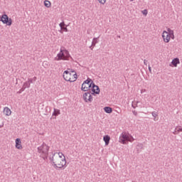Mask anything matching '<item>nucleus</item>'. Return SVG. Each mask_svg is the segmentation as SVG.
<instances>
[{
  "label": "nucleus",
  "mask_w": 182,
  "mask_h": 182,
  "mask_svg": "<svg viewBox=\"0 0 182 182\" xmlns=\"http://www.w3.org/2000/svg\"><path fill=\"white\" fill-rule=\"evenodd\" d=\"M132 113H133V114L134 115V116H137L138 115V112L136 111V110H133L132 111Z\"/></svg>",
  "instance_id": "36"
},
{
  "label": "nucleus",
  "mask_w": 182,
  "mask_h": 182,
  "mask_svg": "<svg viewBox=\"0 0 182 182\" xmlns=\"http://www.w3.org/2000/svg\"><path fill=\"white\" fill-rule=\"evenodd\" d=\"M151 115L154 118H156L158 117V113L155 111L151 112Z\"/></svg>",
  "instance_id": "26"
},
{
  "label": "nucleus",
  "mask_w": 182,
  "mask_h": 182,
  "mask_svg": "<svg viewBox=\"0 0 182 182\" xmlns=\"http://www.w3.org/2000/svg\"><path fill=\"white\" fill-rule=\"evenodd\" d=\"M169 37H170V39H172V40L175 39V35L174 34L170 35Z\"/></svg>",
  "instance_id": "35"
},
{
  "label": "nucleus",
  "mask_w": 182,
  "mask_h": 182,
  "mask_svg": "<svg viewBox=\"0 0 182 182\" xmlns=\"http://www.w3.org/2000/svg\"><path fill=\"white\" fill-rule=\"evenodd\" d=\"M62 31H65V32H66V33H68V28L67 27H62V28H60V33H63V32Z\"/></svg>",
  "instance_id": "25"
},
{
  "label": "nucleus",
  "mask_w": 182,
  "mask_h": 182,
  "mask_svg": "<svg viewBox=\"0 0 182 182\" xmlns=\"http://www.w3.org/2000/svg\"><path fill=\"white\" fill-rule=\"evenodd\" d=\"M15 146L17 149H23V146L21 145V141L19 138H16V140H15Z\"/></svg>",
  "instance_id": "10"
},
{
  "label": "nucleus",
  "mask_w": 182,
  "mask_h": 182,
  "mask_svg": "<svg viewBox=\"0 0 182 182\" xmlns=\"http://www.w3.org/2000/svg\"><path fill=\"white\" fill-rule=\"evenodd\" d=\"M90 48L91 50H93L92 45H91V46H90Z\"/></svg>",
  "instance_id": "40"
},
{
  "label": "nucleus",
  "mask_w": 182,
  "mask_h": 182,
  "mask_svg": "<svg viewBox=\"0 0 182 182\" xmlns=\"http://www.w3.org/2000/svg\"><path fill=\"white\" fill-rule=\"evenodd\" d=\"M139 103V101H133L132 102V107L133 109H136V107H138V104Z\"/></svg>",
  "instance_id": "20"
},
{
  "label": "nucleus",
  "mask_w": 182,
  "mask_h": 182,
  "mask_svg": "<svg viewBox=\"0 0 182 182\" xmlns=\"http://www.w3.org/2000/svg\"><path fill=\"white\" fill-rule=\"evenodd\" d=\"M64 26H65V23L64 21L59 23V27L60 28V29H63Z\"/></svg>",
  "instance_id": "27"
},
{
  "label": "nucleus",
  "mask_w": 182,
  "mask_h": 182,
  "mask_svg": "<svg viewBox=\"0 0 182 182\" xmlns=\"http://www.w3.org/2000/svg\"><path fill=\"white\" fill-rule=\"evenodd\" d=\"M71 78H72V79H75V80H77V73H75V74L72 75H71Z\"/></svg>",
  "instance_id": "30"
},
{
  "label": "nucleus",
  "mask_w": 182,
  "mask_h": 182,
  "mask_svg": "<svg viewBox=\"0 0 182 182\" xmlns=\"http://www.w3.org/2000/svg\"><path fill=\"white\" fill-rule=\"evenodd\" d=\"M56 61L64 60L66 61L67 58H65V53L63 50V47H61L60 49V52L57 54V56L54 58Z\"/></svg>",
  "instance_id": "6"
},
{
  "label": "nucleus",
  "mask_w": 182,
  "mask_h": 182,
  "mask_svg": "<svg viewBox=\"0 0 182 182\" xmlns=\"http://www.w3.org/2000/svg\"><path fill=\"white\" fill-rule=\"evenodd\" d=\"M147 63H148V60H144V64L145 65H147Z\"/></svg>",
  "instance_id": "39"
},
{
  "label": "nucleus",
  "mask_w": 182,
  "mask_h": 182,
  "mask_svg": "<svg viewBox=\"0 0 182 182\" xmlns=\"http://www.w3.org/2000/svg\"><path fill=\"white\" fill-rule=\"evenodd\" d=\"M22 87H23L25 90L27 89V88H30V87H31L30 82H27V81L24 82Z\"/></svg>",
  "instance_id": "19"
},
{
  "label": "nucleus",
  "mask_w": 182,
  "mask_h": 182,
  "mask_svg": "<svg viewBox=\"0 0 182 182\" xmlns=\"http://www.w3.org/2000/svg\"><path fill=\"white\" fill-rule=\"evenodd\" d=\"M97 43V38H94L92 41V46L95 47Z\"/></svg>",
  "instance_id": "24"
},
{
  "label": "nucleus",
  "mask_w": 182,
  "mask_h": 182,
  "mask_svg": "<svg viewBox=\"0 0 182 182\" xmlns=\"http://www.w3.org/2000/svg\"><path fill=\"white\" fill-rule=\"evenodd\" d=\"M127 141L133 142L134 141V138L130 135L127 134L126 132H123L119 138V142L122 144H126Z\"/></svg>",
  "instance_id": "3"
},
{
  "label": "nucleus",
  "mask_w": 182,
  "mask_h": 182,
  "mask_svg": "<svg viewBox=\"0 0 182 182\" xmlns=\"http://www.w3.org/2000/svg\"><path fill=\"white\" fill-rule=\"evenodd\" d=\"M180 132H182V127H181V128H178V129H177V131H176V132H174V134H178V133H180Z\"/></svg>",
  "instance_id": "29"
},
{
  "label": "nucleus",
  "mask_w": 182,
  "mask_h": 182,
  "mask_svg": "<svg viewBox=\"0 0 182 182\" xmlns=\"http://www.w3.org/2000/svg\"><path fill=\"white\" fill-rule=\"evenodd\" d=\"M104 111L107 114H111V113H112L113 110H112V108L110 107H104Z\"/></svg>",
  "instance_id": "17"
},
{
  "label": "nucleus",
  "mask_w": 182,
  "mask_h": 182,
  "mask_svg": "<svg viewBox=\"0 0 182 182\" xmlns=\"http://www.w3.org/2000/svg\"><path fill=\"white\" fill-rule=\"evenodd\" d=\"M163 34H168L169 36L173 35L174 34V31L171 30L170 28H168L167 31H163Z\"/></svg>",
  "instance_id": "16"
},
{
  "label": "nucleus",
  "mask_w": 182,
  "mask_h": 182,
  "mask_svg": "<svg viewBox=\"0 0 182 182\" xmlns=\"http://www.w3.org/2000/svg\"><path fill=\"white\" fill-rule=\"evenodd\" d=\"M142 14L144 15V16H147L148 14V11L147 9H144L141 11Z\"/></svg>",
  "instance_id": "32"
},
{
  "label": "nucleus",
  "mask_w": 182,
  "mask_h": 182,
  "mask_svg": "<svg viewBox=\"0 0 182 182\" xmlns=\"http://www.w3.org/2000/svg\"><path fill=\"white\" fill-rule=\"evenodd\" d=\"M25 91V89L22 87L20 90H19V92H18V94H21L23 92Z\"/></svg>",
  "instance_id": "33"
},
{
  "label": "nucleus",
  "mask_w": 182,
  "mask_h": 182,
  "mask_svg": "<svg viewBox=\"0 0 182 182\" xmlns=\"http://www.w3.org/2000/svg\"><path fill=\"white\" fill-rule=\"evenodd\" d=\"M50 146L46 144L43 143L40 146L37 148L38 153L40 154V157L46 161L48 160V151Z\"/></svg>",
  "instance_id": "2"
},
{
  "label": "nucleus",
  "mask_w": 182,
  "mask_h": 182,
  "mask_svg": "<svg viewBox=\"0 0 182 182\" xmlns=\"http://www.w3.org/2000/svg\"><path fill=\"white\" fill-rule=\"evenodd\" d=\"M3 113H4L5 116L9 117L11 114V110L8 107H5Z\"/></svg>",
  "instance_id": "13"
},
{
  "label": "nucleus",
  "mask_w": 182,
  "mask_h": 182,
  "mask_svg": "<svg viewBox=\"0 0 182 182\" xmlns=\"http://www.w3.org/2000/svg\"><path fill=\"white\" fill-rule=\"evenodd\" d=\"M93 82H90V84L82 83L81 86V90L83 92H89L92 87Z\"/></svg>",
  "instance_id": "9"
},
{
  "label": "nucleus",
  "mask_w": 182,
  "mask_h": 182,
  "mask_svg": "<svg viewBox=\"0 0 182 182\" xmlns=\"http://www.w3.org/2000/svg\"><path fill=\"white\" fill-rule=\"evenodd\" d=\"M92 94L90 91H87L83 94V100L85 102H92L93 101Z\"/></svg>",
  "instance_id": "8"
},
{
  "label": "nucleus",
  "mask_w": 182,
  "mask_h": 182,
  "mask_svg": "<svg viewBox=\"0 0 182 182\" xmlns=\"http://www.w3.org/2000/svg\"><path fill=\"white\" fill-rule=\"evenodd\" d=\"M58 156H55V158H58V159H64L65 155H64L63 153H62V152H58Z\"/></svg>",
  "instance_id": "23"
},
{
  "label": "nucleus",
  "mask_w": 182,
  "mask_h": 182,
  "mask_svg": "<svg viewBox=\"0 0 182 182\" xmlns=\"http://www.w3.org/2000/svg\"><path fill=\"white\" fill-rule=\"evenodd\" d=\"M107 0H98V2L100 4H102V5H105V3H106Z\"/></svg>",
  "instance_id": "31"
},
{
  "label": "nucleus",
  "mask_w": 182,
  "mask_h": 182,
  "mask_svg": "<svg viewBox=\"0 0 182 182\" xmlns=\"http://www.w3.org/2000/svg\"><path fill=\"white\" fill-rule=\"evenodd\" d=\"M171 64L173 65V67L177 68L178 65L180 64L179 58H173L171 61Z\"/></svg>",
  "instance_id": "14"
},
{
  "label": "nucleus",
  "mask_w": 182,
  "mask_h": 182,
  "mask_svg": "<svg viewBox=\"0 0 182 182\" xmlns=\"http://www.w3.org/2000/svg\"><path fill=\"white\" fill-rule=\"evenodd\" d=\"M56 154L57 153L52 152L51 153L52 156H49V160L52 166H53V168L55 169H58V168L61 169L63 167H65L67 164L65 156H63V159H60V158L55 157Z\"/></svg>",
  "instance_id": "1"
},
{
  "label": "nucleus",
  "mask_w": 182,
  "mask_h": 182,
  "mask_svg": "<svg viewBox=\"0 0 182 182\" xmlns=\"http://www.w3.org/2000/svg\"><path fill=\"white\" fill-rule=\"evenodd\" d=\"M91 83H93V81L92 80V79L90 78H87V80H85L82 84H85V85H90Z\"/></svg>",
  "instance_id": "22"
},
{
  "label": "nucleus",
  "mask_w": 182,
  "mask_h": 182,
  "mask_svg": "<svg viewBox=\"0 0 182 182\" xmlns=\"http://www.w3.org/2000/svg\"><path fill=\"white\" fill-rule=\"evenodd\" d=\"M71 73H75V70H71Z\"/></svg>",
  "instance_id": "41"
},
{
  "label": "nucleus",
  "mask_w": 182,
  "mask_h": 182,
  "mask_svg": "<svg viewBox=\"0 0 182 182\" xmlns=\"http://www.w3.org/2000/svg\"><path fill=\"white\" fill-rule=\"evenodd\" d=\"M143 147H144L143 144H138L136 145V149H142Z\"/></svg>",
  "instance_id": "28"
},
{
  "label": "nucleus",
  "mask_w": 182,
  "mask_h": 182,
  "mask_svg": "<svg viewBox=\"0 0 182 182\" xmlns=\"http://www.w3.org/2000/svg\"><path fill=\"white\" fill-rule=\"evenodd\" d=\"M63 52H64V58L66 59V60H69V59L71 58V55L68 50H66L64 47H63Z\"/></svg>",
  "instance_id": "12"
},
{
  "label": "nucleus",
  "mask_w": 182,
  "mask_h": 182,
  "mask_svg": "<svg viewBox=\"0 0 182 182\" xmlns=\"http://www.w3.org/2000/svg\"><path fill=\"white\" fill-rule=\"evenodd\" d=\"M146 92V89L141 90V94Z\"/></svg>",
  "instance_id": "37"
},
{
  "label": "nucleus",
  "mask_w": 182,
  "mask_h": 182,
  "mask_svg": "<svg viewBox=\"0 0 182 182\" xmlns=\"http://www.w3.org/2000/svg\"><path fill=\"white\" fill-rule=\"evenodd\" d=\"M44 6H45V7H46V8H50V7L51 6V3H50V1H48V0H45V1H44Z\"/></svg>",
  "instance_id": "21"
},
{
  "label": "nucleus",
  "mask_w": 182,
  "mask_h": 182,
  "mask_svg": "<svg viewBox=\"0 0 182 182\" xmlns=\"http://www.w3.org/2000/svg\"><path fill=\"white\" fill-rule=\"evenodd\" d=\"M0 21L3 23V24H6L7 26H11L12 25V19L9 18L6 14H3L0 17Z\"/></svg>",
  "instance_id": "5"
},
{
  "label": "nucleus",
  "mask_w": 182,
  "mask_h": 182,
  "mask_svg": "<svg viewBox=\"0 0 182 182\" xmlns=\"http://www.w3.org/2000/svg\"><path fill=\"white\" fill-rule=\"evenodd\" d=\"M27 82H28L30 85L33 83V79L28 78Z\"/></svg>",
  "instance_id": "34"
},
{
  "label": "nucleus",
  "mask_w": 182,
  "mask_h": 182,
  "mask_svg": "<svg viewBox=\"0 0 182 182\" xmlns=\"http://www.w3.org/2000/svg\"><path fill=\"white\" fill-rule=\"evenodd\" d=\"M63 77L66 82H74L76 81V78H72V73L68 70L63 72Z\"/></svg>",
  "instance_id": "4"
},
{
  "label": "nucleus",
  "mask_w": 182,
  "mask_h": 182,
  "mask_svg": "<svg viewBox=\"0 0 182 182\" xmlns=\"http://www.w3.org/2000/svg\"><path fill=\"white\" fill-rule=\"evenodd\" d=\"M148 69H149V71L150 73L152 72V69H151V67L150 65H149Z\"/></svg>",
  "instance_id": "38"
},
{
  "label": "nucleus",
  "mask_w": 182,
  "mask_h": 182,
  "mask_svg": "<svg viewBox=\"0 0 182 182\" xmlns=\"http://www.w3.org/2000/svg\"><path fill=\"white\" fill-rule=\"evenodd\" d=\"M134 0H130V2H133Z\"/></svg>",
  "instance_id": "42"
},
{
  "label": "nucleus",
  "mask_w": 182,
  "mask_h": 182,
  "mask_svg": "<svg viewBox=\"0 0 182 182\" xmlns=\"http://www.w3.org/2000/svg\"><path fill=\"white\" fill-rule=\"evenodd\" d=\"M162 38L165 43H168L171 41L170 36L168 34H166V36H165V33H162Z\"/></svg>",
  "instance_id": "11"
},
{
  "label": "nucleus",
  "mask_w": 182,
  "mask_h": 182,
  "mask_svg": "<svg viewBox=\"0 0 182 182\" xmlns=\"http://www.w3.org/2000/svg\"><path fill=\"white\" fill-rule=\"evenodd\" d=\"M110 139L111 138L109 135H105L103 136V141H105L106 146L109 144Z\"/></svg>",
  "instance_id": "15"
},
{
  "label": "nucleus",
  "mask_w": 182,
  "mask_h": 182,
  "mask_svg": "<svg viewBox=\"0 0 182 182\" xmlns=\"http://www.w3.org/2000/svg\"><path fill=\"white\" fill-rule=\"evenodd\" d=\"M60 114V110L58 109L54 108L53 109V112L52 115L55 116V117H58Z\"/></svg>",
  "instance_id": "18"
},
{
  "label": "nucleus",
  "mask_w": 182,
  "mask_h": 182,
  "mask_svg": "<svg viewBox=\"0 0 182 182\" xmlns=\"http://www.w3.org/2000/svg\"><path fill=\"white\" fill-rule=\"evenodd\" d=\"M92 95H100V89L98 85H96L95 83H92L90 89L89 90Z\"/></svg>",
  "instance_id": "7"
}]
</instances>
